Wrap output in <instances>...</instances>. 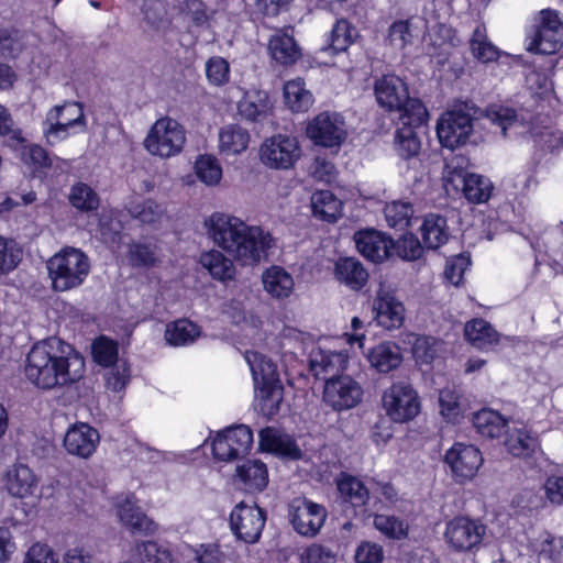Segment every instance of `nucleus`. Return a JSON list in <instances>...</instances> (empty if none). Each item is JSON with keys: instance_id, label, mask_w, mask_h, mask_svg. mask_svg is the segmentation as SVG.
Masks as SVG:
<instances>
[{"instance_id": "nucleus-16", "label": "nucleus", "mask_w": 563, "mask_h": 563, "mask_svg": "<svg viewBox=\"0 0 563 563\" xmlns=\"http://www.w3.org/2000/svg\"><path fill=\"white\" fill-rule=\"evenodd\" d=\"M486 527L477 520L459 516L446 523L444 538L456 552H468L482 543Z\"/></svg>"}, {"instance_id": "nucleus-54", "label": "nucleus", "mask_w": 563, "mask_h": 563, "mask_svg": "<svg viewBox=\"0 0 563 563\" xmlns=\"http://www.w3.org/2000/svg\"><path fill=\"white\" fill-rule=\"evenodd\" d=\"M131 217L143 224H153L161 220L164 209L153 199H144L132 203L129 208Z\"/></svg>"}, {"instance_id": "nucleus-39", "label": "nucleus", "mask_w": 563, "mask_h": 563, "mask_svg": "<svg viewBox=\"0 0 563 563\" xmlns=\"http://www.w3.org/2000/svg\"><path fill=\"white\" fill-rule=\"evenodd\" d=\"M311 209L317 219L334 223L341 216L342 202L330 190H318L311 196Z\"/></svg>"}, {"instance_id": "nucleus-26", "label": "nucleus", "mask_w": 563, "mask_h": 563, "mask_svg": "<svg viewBox=\"0 0 563 563\" xmlns=\"http://www.w3.org/2000/svg\"><path fill=\"white\" fill-rule=\"evenodd\" d=\"M335 484L343 504L350 505L355 512L364 510L369 501V490L358 477L341 472L335 478Z\"/></svg>"}, {"instance_id": "nucleus-30", "label": "nucleus", "mask_w": 563, "mask_h": 563, "mask_svg": "<svg viewBox=\"0 0 563 563\" xmlns=\"http://www.w3.org/2000/svg\"><path fill=\"white\" fill-rule=\"evenodd\" d=\"M371 366L379 373H389L397 368L402 362V354L397 343L382 342L366 353Z\"/></svg>"}, {"instance_id": "nucleus-51", "label": "nucleus", "mask_w": 563, "mask_h": 563, "mask_svg": "<svg viewBox=\"0 0 563 563\" xmlns=\"http://www.w3.org/2000/svg\"><path fill=\"white\" fill-rule=\"evenodd\" d=\"M69 202L80 211H93L99 208L100 199L90 186L77 183L70 189Z\"/></svg>"}, {"instance_id": "nucleus-62", "label": "nucleus", "mask_w": 563, "mask_h": 563, "mask_svg": "<svg viewBox=\"0 0 563 563\" xmlns=\"http://www.w3.org/2000/svg\"><path fill=\"white\" fill-rule=\"evenodd\" d=\"M137 551L141 563H172L170 552L154 541L143 542Z\"/></svg>"}, {"instance_id": "nucleus-60", "label": "nucleus", "mask_w": 563, "mask_h": 563, "mask_svg": "<svg viewBox=\"0 0 563 563\" xmlns=\"http://www.w3.org/2000/svg\"><path fill=\"white\" fill-rule=\"evenodd\" d=\"M130 378L131 369L126 363L112 365L104 375L106 387L114 393H120L125 389Z\"/></svg>"}, {"instance_id": "nucleus-7", "label": "nucleus", "mask_w": 563, "mask_h": 563, "mask_svg": "<svg viewBox=\"0 0 563 563\" xmlns=\"http://www.w3.org/2000/svg\"><path fill=\"white\" fill-rule=\"evenodd\" d=\"M185 141L184 128L174 119L162 118L151 128L144 146L152 155L168 158L183 151Z\"/></svg>"}, {"instance_id": "nucleus-43", "label": "nucleus", "mask_w": 563, "mask_h": 563, "mask_svg": "<svg viewBox=\"0 0 563 563\" xmlns=\"http://www.w3.org/2000/svg\"><path fill=\"white\" fill-rule=\"evenodd\" d=\"M200 263L211 276L219 280H230L235 276V267L232 260L225 257L222 252L212 250L201 254Z\"/></svg>"}, {"instance_id": "nucleus-38", "label": "nucleus", "mask_w": 563, "mask_h": 563, "mask_svg": "<svg viewBox=\"0 0 563 563\" xmlns=\"http://www.w3.org/2000/svg\"><path fill=\"white\" fill-rule=\"evenodd\" d=\"M250 142V133L239 124H228L219 132V150L227 156L244 152Z\"/></svg>"}, {"instance_id": "nucleus-55", "label": "nucleus", "mask_w": 563, "mask_h": 563, "mask_svg": "<svg viewBox=\"0 0 563 563\" xmlns=\"http://www.w3.org/2000/svg\"><path fill=\"white\" fill-rule=\"evenodd\" d=\"M206 77L214 87H222L230 81L231 68L229 62L221 56H212L206 62Z\"/></svg>"}, {"instance_id": "nucleus-56", "label": "nucleus", "mask_w": 563, "mask_h": 563, "mask_svg": "<svg viewBox=\"0 0 563 563\" xmlns=\"http://www.w3.org/2000/svg\"><path fill=\"white\" fill-rule=\"evenodd\" d=\"M20 158L23 164L29 166L33 172L49 168L52 165L47 151L37 144L22 146Z\"/></svg>"}, {"instance_id": "nucleus-37", "label": "nucleus", "mask_w": 563, "mask_h": 563, "mask_svg": "<svg viewBox=\"0 0 563 563\" xmlns=\"http://www.w3.org/2000/svg\"><path fill=\"white\" fill-rule=\"evenodd\" d=\"M465 339L479 350H487L498 344L499 334L492 324L482 318H475L466 322L464 328Z\"/></svg>"}, {"instance_id": "nucleus-35", "label": "nucleus", "mask_w": 563, "mask_h": 563, "mask_svg": "<svg viewBox=\"0 0 563 563\" xmlns=\"http://www.w3.org/2000/svg\"><path fill=\"white\" fill-rule=\"evenodd\" d=\"M505 446L512 456L528 459L540 448V441L536 432L521 428L507 433Z\"/></svg>"}, {"instance_id": "nucleus-28", "label": "nucleus", "mask_w": 563, "mask_h": 563, "mask_svg": "<svg viewBox=\"0 0 563 563\" xmlns=\"http://www.w3.org/2000/svg\"><path fill=\"white\" fill-rule=\"evenodd\" d=\"M235 482L247 493L263 492L268 484V471L265 463L247 460L236 466Z\"/></svg>"}, {"instance_id": "nucleus-46", "label": "nucleus", "mask_w": 563, "mask_h": 563, "mask_svg": "<svg viewBox=\"0 0 563 563\" xmlns=\"http://www.w3.org/2000/svg\"><path fill=\"white\" fill-rule=\"evenodd\" d=\"M354 27L344 19L336 21L328 37V44L322 51L329 52L331 55L345 52L353 43Z\"/></svg>"}, {"instance_id": "nucleus-18", "label": "nucleus", "mask_w": 563, "mask_h": 563, "mask_svg": "<svg viewBox=\"0 0 563 563\" xmlns=\"http://www.w3.org/2000/svg\"><path fill=\"white\" fill-rule=\"evenodd\" d=\"M373 321L385 330L399 329L405 321V306L391 292L379 288L372 303Z\"/></svg>"}, {"instance_id": "nucleus-63", "label": "nucleus", "mask_w": 563, "mask_h": 563, "mask_svg": "<svg viewBox=\"0 0 563 563\" xmlns=\"http://www.w3.org/2000/svg\"><path fill=\"white\" fill-rule=\"evenodd\" d=\"M336 554L329 548L313 543L300 553V563H335Z\"/></svg>"}, {"instance_id": "nucleus-17", "label": "nucleus", "mask_w": 563, "mask_h": 563, "mask_svg": "<svg viewBox=\"0 0 563 563\" xmlns=\"http://www.w3.org/2000/svg\"><path fill=\"white\" fill-rule=\"evenodd\" d=\"M294 530L303 537H314L324 525L328 512L324 506L310 499L295 500L289 510Z\"/></svg>"}, {"instance_id": "nucleus-1", "label": "nucleus", "mask_w": 563, "mask_h": 563, "mask_svg": "<svg viewBox=\"0 0 563 563\" xmlns=\"http://www.w3.org/2000/svg\"><path fill=\"white\" fill-rule=\"evenodd\" d=\"M84 374L85 358L81 354L56 338L35 343L25 357L24 375L42 390L71 386Z\"/></svg>"}, {"instance_id": "nucleus-42", "label": "nucleus", "mask_w": 563, "mask_h": 563, "mask_svg": "<svg viewBox=\"0 0 563 563\" xmlns=\"http://www.w3.org/2000/svg\"><path fill=\"white\" fill-rule=\"evenodd\" d=\"M284 100L285 104L296 113L306 112L313 104V96L301 78L289 80L284 85Z\"/></svg>"}, {"instance_id": "nucleus-6", "label": "nucleus", "mask_w": 563, "mask_h": 563, "mask_svg": "<svg viewBox=\"0 0 563 563\" xmlns=\"http://www.w3.org/2000/svg\"><path fill=\"white\" fill-rule=\"evenodd\" d=\"M386 416L396 423H406L413 420L421 409L417 390L406 382L394 383L382 397Z\"/></svg>"}, {"instance_id": "nucleus-45", "label": "nucleus", "mask_w": 563, "mask_h": 563, "mask_svg": "<svg viewBox=\"0 0 563 563\" xmlns=\"http://www.w3.org/2000/svg\"><path fill=\"white\" fill-rule=\"evenodd\" d=\"M492 181L478 174H465L463 176V195L472 203L486 202L493 191Z\"/></svg>"}, {"instance_id": "nucleus-31", "label": "nucleus", "mask_w": 563, "mask_h": 563, "mask_svg": "<svg viewBox=\"0 0 563 563\" xmlns=\"http://www.w3.org/2000/svg\"><path fill=\"white\" fill-rule=\"evenodd\" d=\"M420 233L424 247L428 250L440 249L450 238L446 218L437 213L427 214L420 227Z\"/></svg>"}, {"instance_id": "nucleus-57", "label": "nucleus", "mask_w": 563, "mask_h": 563, "mask_svg": "<svg viewBox=\"0 0 563 563\" xmlns=\"http://www.w3.org/2000/svg\"><path fill=\"white\" fill-rule=\"evenodd\" d=\"M195 168L197 177L208 186L217 185L222 178V168L212 156H200Z\"/></svg>"}, {"instance_id": "nucleus-2", "label": "nucleus", "mask_w": 563, "mask_h": 563, "mask_svg": "<svg viewBox=\"0 0 563 563\" xmlns=\"http://www.w3.org/2000/svg\"><path fill=\"white\" fill-rule=\"evenodd\" d=\"M213 242L242 266H255L267 260L275 246L273 235L238 217L214 212L206 221Z\"/></svg>"}, {"instance_id": "nucleus-47", "label": "nucleus", "mask_w": 563, "mask_h": 563, "mask_svg": "<svg viewBox=\"0 0 563 563\" xmlns=\"http://www.w3.org/2000/svg\"><path fill=\"white\" fill-rule=\"evenodd\" d=\"M128 260L133 267H154L159 262L157 256V246L146 242H133L128 249Z\"/></svg>"}, {"instance_id": "nucleus-64", "label": "nucleus", "mask_w": 563, "mask_h": 563, "mask_svg": "<svg viewBox=\"0 0 563 563\" xmlns=\"http://www.w3.org/2000/svg\"><path fill=\"white\" fill-rule=\"evenodd\" d=\"M385 558L384 549L380 544L363 541L355 550V563H383Z\"/></svg>"}, {"instance_id": "nucleus-59", "label": "nucleus", "mask_w": 563, "mask_h": 563, "mask_svg": "<svg viewBox=\"0 0 563 563\" xmlns=\"http://www.w3.org/2000/svg\"><path fill=\"white\" fill-rule=\"evenodd\" d=\"M22 250L13 241L0 236V274H9L21 262Z\"/></svg>"}, {"instance_id": "nucleus-5", "label": "nucleus", "mask_w": 563, "mask_h": 563, "mask_svg": "<svg viewBox=\"0 0 563 563\" xmlns=\"http://www.w3.org/2000/svg\"><path fill=\"white\" fill-rule=\"evenodd\" d=\"M525 47L529 53L540 55L558 54L563 47V22L556 11H540L537 25L526 33Z\"/></svg>"}, {"instance_id": "nucleus-22", "label": "nucleus", "mask_w": 563, "mask_h": 563, "mask_svg": "<svg viewBox=\"0 0 563 563\" xmlns=\"http://www.w3.org/2000/svg\"><path fill=\"white\" fill-rule=\"evenodd\" d=\"M115 506L120 521L132 533L147 536L156 532L157 525L136 506V499L133 494H129L123 499L118 500Z\"/></svg>"}, {"instance_id": "nucleus-4", "label": "nucleus", "mask_w": 563, "mask_h": 563, "mask_svg": "<svg viewBox=\"0 0 563 563\" xmlns=\"http://www.w3.org/2000/svg\"><path fill=\"white\" fill-rule=\"evenodd\" d=\"M52 288L64 292L80 287L90 273V260L80 250L65 246L46 263Z\"/></svg>"}, {"instance_id": "nucleus-58", "label": "nucleus", "mask_w": 563, "mask_h": 563, "mask_svg": "<svg viewBox=\"0 0 563 563\" xmlns=\"http://www.w3.org/2000/svg\"><path fill=\"white\" fill-rule=\"evenodd\" d=\"M440 412L443 418L452 423L459 422L463 413L460 396L451 390L443 389L439 394Z\"/></svg>"}, {"instance_id": "nucleus-29", "label": "nucleus", "mask_w": 563, "mask_h": 563, "mask_svg": "<svg viewBox=\"0 0 563 563\" xmlns=\"http://www.w3.org/2000/svg\"><path fill=\"white\" fill-rule=\"evenodd\" d=\"M254 409L267 419L274 418L280 410L284 399V387L282 383L272 385L254 386Z\"/></svg>"}, {"instance_id": "nucleus-23", "label": "nucleus", "mask_w": 563, "mask_h": 563, "mask_svg": "<svg viewBox=\"0 0 563 563\" xmlns=\"http://www.w3.org/2000/svg\"><path fill=\"white\" fill-rule=\"evenodd\" d=\"M3 485L11 496L23 499L35 495L38 479L27 465L15 463L5 471Z\"/></svg>"}, {"instance_id": "nucleus-53", "label": "nucleus", "mask_w": 563, "mask_h": 563, "mask_svg": "<svg viewBox=\"0 0 563 563\" xmlns=\"http://www.w3.org/2000/svg\"><path fill=\"white\" fill-rule=\"evenodd\" d=\"M69 120L67 118H62V121L57 119L48 120V114L46 113L45 120L42 123V132L46 140V143L51 146H54L62 141L66 140L71 133H76L75 128L70 125Z\"/></svg>"}, {"instance_id": "nucleus-12", "label": "nucleus", "mask_w": 563, "mask_h": 563, "mask_svg": "<svg viewBox=\"0 0 563 563\" xmlns=\"http://www.w3.org/2000/svg\"><path fill=\"white\" fill-rule=\"evenodd\" d=\"M363 398V388L350 375L331 376L325 379L323 400L335 411L356 407Z\"/></svg>"}, {"instance_id": "nucleus-9", "label": "nucleus", "mask_w": 563, "mask_h": 563, "mask_svg": "<svg viewBox=\"0 0 563 563\" xmlns=\"http://www.w3.org/2000/svg\"><path fill=\"white\" fill-rule=\"evenodd\" d=\"M300 157V144L297 137L290 135H273L266 139L260 148L261 162L272 169H290Z\"/></svg>"}, {"instance_id": "nucleus-34", "label": "nucleus", "mask_w": 563, "mask_h": 563, "mask_svg": "<svg viewBox=\"0 0 563 563\" xmlns=\"http://www.w3.org/2000/svg\"><path fill=\"white\" fill-rule=\"evenodd\" d=\"M268 51L272 58L283 66L295 64L301 56L300 47L294 36L285 32H278L271 37Z\"/></svg>"}, {"instance_id": "nucleus-24", "label": "nucleus", "mask_w": 563, "mask_h": 563, "mask_svg": "<svg viewBox=\"0 0 563 563\" xmlns=\"http://www.w3.org/2000/svg\"><path fill=\"white\" fill-rule=\"evenodd\" d=\"M272 112L273 103L265 90H247L238 102V113L247 122L262 123L268 119Z\"/></svg>"}, {"instance_id": "nucleus-50", "label": "nucleus", "mask_w": 563, "mask_h": 563, "mask_svg": "<svg viewBox=\"0 0 563 563\" xmlns=\"http://www.w3.org/2000/svg\"><path fill=\"white\" fill-rule=\"evenodd\" d=\"M93 361L103 367L118 364V343L104 335L97 338L91 345Z\"/></svg>"}, {"instance_id": "nucleus-41", "label": "nucleus", "mask_w": 563, "mask_h": 563, "mask_svg": "<svg viewBox=\"0 0 563 563\" xmlns=\"http://www.w3.org/2000/svg\"><path fill=\"white\" fill-rule=\"evenodd\" d=\"M472 56L479 63L488 64L500 58L503 52L487 36L486 27L477 25L470 38Z\"/></svg>"}, {"instance_id": "nucleus-49", "label": "nucleus", "mask_w": 563, "mask_h": 563, "mask_svg": "<svg viewBox=\"0 0 563 563\" xmlns=\"http://www.w3.org/2000/svg\"><path fill=\"white\" fill-rule=\"evenodd\" d=\"M385 219L390 228L405 230L409 227L413 214V207L405 201H391L384 208Z\"/></svg>"}, {"instance_id": "nucleus-44", "label": "nucleus", "mask_w": 563, "mask_h": 563, "mask_svg": "<svg viewBox=\"0 0 563 563\" xmlns=\"http://www.w3.org/2000/svg\"><path fill=\"white\" fill-rule=\"evenodd\" d=\"M199 335V327L188 319L174 321L167 325L165 331V339L173 346L191 344Z\"/></svg>"}, {"instance_id": "nucleus-15", "label": "nucleus", "mask_w": 563, "mask_h": 563, "mask_svg": "<svg viewBox=\"0 0 563 563\" xmlns=\"http://www.w3.org/2000/svg\"><path fill=\"white\" fill-rule=\"evenodd\" d=\"M444 462L449 465L454 481L464 484L476 476L484 459L475 445L456 442L446 451Z\"/></svg>"}, {"instance_id": "nucleus-48", "label": "nucleus", "mask_w": 563, "mask_h": 563, "mask_svg": "<svg viewBox=\"0 0 563 563\" xmlns=\"http://www.w3.org/2000/svg\"><path fill=\"white\" fill-rule=\"evenodd\" d=\"M374 527L390 540H401L408 536V525L394 515L376 514L374 516Z\"/></svg>"}, {"instance_id": "nucleus-52", "label": "nucleus", "mask_w": 563, "mask_h": 563, "mask_svg": "<svg viewBox=\"0 0 563 563\" xmlns=\"http://www.w3.org/2000/svg\"><path fill=\"white\" fill-rule=\"evenodd\" d=\"M47 114L49 121H52V119L62 121V118H67V120L71 121V126L79 128V131L86 129L84 109L79 102H65L62 106H55L47 111Z\"/></svg>"}, {"instance_id": "nucleus-40", "label": "nucleus", "mask_w": 563, "mask_h": 563, "mask_svg": "<svg viewBox=\"0 0 563 563\" xmlns=\"http://www.w3.org/2000/svg\"><path fill=\"white\" fill-rule=\"evenodd\" d=\"M472 422L477 433L482 437L495 439L506 432L507 420L492 409H482L473 415Z\"/></svg>"}, {"instance_id": "nucleus-8", "label": "nucleus", "mask_w": 563, "mask_h": 563, "mask_svg": "<svg viewBox=\"0 0 563 563\" xmlns=\"http://www.w3.org/2000/svg\"><path fill=\"white\" fill-rule=\"evenodd\" d=\"M306 133L314 145L340 147L347 137L345 119L334 111L320 112L308 123Z\"/></svg>"}, {"instance_id": "nucleus-20", "label": "nucleus", "mask_w": 563, "mask_h": 563, "mask_svg": "<svg viewBox=\"0 0 563 563\" xmlns=\"http://www.w3.org/2000/svg\"><path fill=\"white\" fill-rule=\"evenodd\" d=\"M258 448L262 452L290 461H298L302 457V451L296 440L273 427H266L260 431Z\"/></svg>"}, {"instance_id": "nucleus-14", "label": "nucleus", "mask_w": 563, "mask_h": 563, "mask_svg": "<svg viewBox=\"0 0 563 563\" xmlns=\"http://www.w3.org/2000/svg\"><path fill=\"white\" fill-rule=\"evenodd\" d=\"M485 117L492 124L500 129L504 137H508L511 134L521 135L531 132L534 125L533 112L504 104L488 106Z\"/></svg>"}, {"instance_id": "nucleus-33", "label": "nucleus", "mask_w": 563, "mask_h": 563, "mask_svg": "<svg viewBox=\"0 0 563 563\" xmlns=\"http://www.w3.org/2000/svg\"><path fill=\"white\" fill-rule=\"evenodd\" d=\"M244 358L250 366L254 386L280 382L277 365L269 357L256 351H246Z\"/></svg>"}, {"instance_id": "nucleus-32", "label": "nucleus", "mask_w": 563, "mask_h": 563, "mask_svg": "<svg viewBox=\"0 0 563 563\" xmlns=\"http://www.w3.org/2000/svg\"><path fill=\"white\" fill-rule=\"evenodd\" d=\"M402 126L395 132V151L402 159H412L418 156L421 150V141L417 135L416 128L424 123H409V118L400 119Z\"/></svg>"}, {"instance_id": "nucleus-21", "label": "nucleus", "mask_w": 563, "mask_h": 563, "mask_svg": "<svg viewBox=\"0 0 563 563\" xmlns=\"http://www.w3.org/2000/svg\"><path fill=\"white\" fill-rule=\"evenodd\" d=\"M100 441L97 429L85 422L70 426L64 437L65 450L75 456L88 459L91 456Z\"/></svg>"}, {"instance_id": "nucleus-19", "label": "nucleus", "mask_w": 563, "mask_h": 563, "mask_svg": "<svg viewBox=\"0 0 563 563\" xmlns=\"http://www.w3.org/2000/svg\"><path fill=\"white\" fill-rule=\"evenodd\" d=\"M354 241L357 251L373 263H382L394 253L395 241L375 229L357 231Z\"/></svg>"}, {"instance_id": "nucleus-13", "label": "nucleus", "mask_w": 563, "mask_h": 563, "mask_svg": "<svg viewBox=\"0 0 563 563\" xmlns=\"http://www.w3.org/2000/svg\"><path fill=\"white\" fill-rule=\"evenodd\" d=\"M266 514L257 505L238 504L230 514V528L233 534L245 543L253 544L261 538Z\"/></svg>"}, {"instance_id": "nucleus-11", "label": "nucleus", "mask_w": 563, "mask_h": 563, "mask_svg": "<svg viewBox=\"0 0 563 563\" xmlns=\"http://www.w3.org/2000/svg\"><path fill=\"white\" fill-rule=\"evenodd\" d=\"M253 446V432L245 424H238L219 432L212 442L216 460L231 462L246 456Z\"/></svg>"}, {"instance_id": "nucleus-36", "label": "nucleus", "mask_w": 563, "mask_h": 563, "mask_svg": "<svg viewBox=\"0 0 563 563\" xmlns=\"http://www.w3.org/2000/svg\"><path fill=\"white\" fill-rule=\"evenodd\" d=\"M264 289L276 299L288 298L294 290V278L283 267L273 265L262 276Z\"/></svg>"}, {"instance_id": "nucleus-25", "label": "nucleus", "mask_w": 563, "mask_h": 563, "mask_svg": "<svg viewBox=\"0 0 563 563\" xmlns=\"http://www.w3.org/2000/svg\"><path fill=\"white\" fill-rule=\"evenodd\" d=\"M349 357L343 352L324 351L313 349L309 357L311 373L318 379H329L331 376H340V372L346 369Z\"/></svg>"}, {"instance_id": "nucleus-27", "label": "nucleus", "mask_w": 563, "mask_h": 563, "mask_svg": "<svg viewBox=\"0 0 563 563\" xmlns=\"http://www.w3.org/2000/svg\"><path fill=\"white\" fill-rule=\"evenodd\" d=\"M335 280L352 291H361L367 284L369 274L355 257H340L334 264Z\"/></svg>"}, {"instance_id": "nucleus-10", "label": "nucleus", "mask_w": 563, "mask_h": 563, "mask_svg": "<svg viewBox=\"0 0 563 563\" xmlns=\"http://www.w3.org/2000/svg\"><path fill=\"white\" fill-rule=\"evenodd\" d=\"M473 130L474 118L461 108L445 111L437 122L439 142L450 150L465 145Z\"/></svg>"}, {"instance_id": "nucleus-61", "label": "nucleus", "mask_w": 563, "mask_h": 563, "mask_svg": "<svg viewBox=\"0 0 563 563\" xmlns=\"http://www.w3.org/2000/svg\"><path fill=\"white\" fill-rule=\"evenodd\" d=\"M423 246L413 234H405L395 242L394 251L402 260L416 261L421 257Z\"/></svg>"}, {"instance_id": "nucleus-3", "label": "nucleus", "mask_w": 563, "mask_h": 563, "mask_svg": "<svg viewBox=\"0 0 563 563\" xmlns=\"http://www.w3.org/2000/svg\"><path fill=\"white\" fill-rule=\"evenodd\" d=\"M376 101L387 112H398L399 119L409 118V123H426L428 110L418 98L409 96L407 82L394 74L383 75L374 85Z\"/></svg>"}]
</instances>
